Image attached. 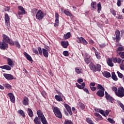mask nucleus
I'll return each mask as SVG.
<instances>
[{"label":"nucleus","mask_w":124,"mask_h":124,"mask_svg":"<svg viewBox=\"0 0 124 124\" xmlns=\"http://www.w3.org/2000/svg\"><path fill=\"white\" fill-rule=\"evenodd\" d=\"M97 89L98 91L96 92V94L99 97H103L105 95L104 92H105L104 87H102L101 84H98L97 85Z\"/></svg>","instance_id":"f257e3e1"},{"label":"nucleus","mask_w":124,"mask_h":124,"mask_svg":"<svg viewBox=\"0 0 124 124\" xmlns=\"http://www.w3.org/2000/svg\"><path fill=\"white\" fill-rule=\"evenodd\" d=\"M89 67L90 69L93 72H100L101 71V65L99 64H97L95 65L94 64L91 63L89 64Z\"/></svg>","instance_id":"f03ea898"},{"label":"nucleus","mask_w":124,"mask_h":124,"mask_svg":"<svg viewBox=\"0 0 124 124\" xmlns=\"http://www.w3.org/2000/svg\"><path fill=\"white\" fill-rule=\"evenodd\" d=\"M53 112L55 116L58 119H62V114L61 111V109L58 108V107L52 106Z\"/></svg>","instance_id":"7ed1b4c3"},{"label":"nucleus","mask_w":124,"mask_h":124,"mask_svg":"<svg viewBox=\"0 0 124 124\" xmlns=\"http://www.w3.org/2000/svg\"><path fill=\"white\" fill-rule=\"evenodd\" d=\"M3 40L6 43H9L11 46H14V42L12 41V40L10 39V38L5 34H2Z\"/></svg>","instance_id":"20e7f679"},{"label":"nucleus","mask_w":124,"mask_h":124,"mask_svg":"<svg viewBox=\"0 0 124 124\" xmlns=\"http://www.w3.org/2000/svg\"><path fill=\"white\" fill-rule=\"evenodd\" d=\"M44 18V13L41 11V10H39L36 15V18L39 21H42Z\"/></svg>","instance_id":"39448f33"},{"label":"nucleus","mask_w":124,"mask_h":124,"mask_svg":"<svg viewBox=\"0 0 124 124\" xmlns=\"http://www.w3.org/2000/svg\"><path fill=\"white\" fill-rule=\"evenodd\" d=\"M115 36L113 37L112 39L115 41L116 40V42L119 43L120 42V40H121V32L120 31L116 30L115 31Z\"/></svg>","instance_id":"423d86ee"},{"label":"nucleus","mask_w":124,"mask_h":124,"mask_svg":"<svg viewBox=\"0 0 124 124\" xmlns=\"http://www.w3.org/2000/svg\"><path fill=\"white\" fill-rule=\"evenodd\" d=\"M116 95L118 97H124V88L123 87H119L118 91L116 93Z\"/></svg>","instance_id":"0eeeda50"},{"label":"nucleus","mask_w":124,"mask_h":124,"mask_svg":"<svg viewBox=\"0 0 124 124\" xmlns=\"http://www.w3.org/2000/svg\"><path fill=\"white\" fill-rule=\"evenodd\" d=\"M4 20L6 26L9 28L10 27V17L8 14L5 13L4 14Z\"/></svg>","instance_id":"6e6552de"},{"label":"nucleus","mask_w":124,"mask_h":124,"mask_svg":"<svg viewBox=\"0 0 124 124\" xmlns=\"http://www.w3.org/2000/svg\"><path fill=\"white\" fill-rule=\"evenodd\" d=\"M18 15H25V14H27V12L25 10V8L22 6H18Z\"/></svg>","instance_id":"1a4fd4ad"},{"label":"nucleus","mask_w":124,"mask_h":124,"mask_svg":"<svg viewBox=\"0 0 124 124\" xmlns=\"http://www.w3.org/2000/svg\"><path fill=\"white\" fill-rule=\"evenodd\" d=\"M7 48H8V44L7 43L3 40H2V42H0V49L1 50H5Z\"/></svg>","instance_id":"9d476101"},{"label":"nucleus","mask_w":124,"mask_h":124,"mask_svg":"<svg viewBox=\"0 0 124 124\" xmlns=\"http://www.w3.org/2000/svg\"><path fill=\"white\" fill-rule=\"evenodd\" d=\"M77 42L78 43H82V44H83L84 45H87V44H88V42H87L83 37L78 38Z\"/></svg>","instance_id":"9b49d317"},{"label":"nucleus","mask_w":124,"mask_h":124,"mask_svg":"<svg viewBox=\"0 0 124 124\" xmlns=\"http://www.w3.org/2000/svg\"><path fill=\"white\" fill-rule=\"evenodd\" d=\"M84 60L86 63H87V64H89V63L91 62V58L90 57V55H89V54L87 53H85L84 54Z\"/></svg>","instance_id":"f8f14e48"},{"label":"nucleus","mask_w":124,"mask_h":124,"mask_svg":"<svg viewBox=\"0 0 124 124\" xmlns=\"http://www.w3.org/2000/svg\"><path fill=\"white\" fill-rule=\"evenodd\" d=\"M105 94L107 100H109V102L113 103V102H114V98H113V97L111 96L106 91H105Z\"/></svg>","instance_id":"ddd939ff"},{"label":"nucleus","mask_w":124,"mask_h":124,"mask_svg":"<svg viewBox=\"0 0 124 124\" xmlns=\"http://www.w3.org/2000/svg\"><path fill=\"white\" fill-rule=\"evenodd\" d=\"M3 76L5 79L8 80V81H11L14 79V77L11 74H4Z\"/></svg>","instance_id":"4468645a"},{"label":"nucleus","mask_w":124,"mask_h":124,"mask_svg":"<svg viewBox=\"0 0 124 124\" xmlns=\"http://www.w3.org/2000/svg\"><path fill=\"white\" fill-rule=\"evenodd\" d=\"M64 106L65 108L66 109L67 111L68 112L69 114L70 115V116H72L73 115V113H72V111H71V108L69 105H68L67 104H65L64 105Z\"/></svg>","instance_id":"2eb2a0df"},{"label":"nucleus","mask_w":124,"mask_h":124,"mask_svg":"<svg viewBox=\"0 0 124 124\" xmlns=\"http://www.w3.org/2000/svg\"><path fill=\"white\" fill-rule=\"evenodd\" d=\"M7 95L9 96V97H10L11 102L13 103H15V96H14L13 93H8Z\"/></svg>","instance_id":"dca6fc26"},{"label":"nucleus","mask_w":124,"mask_h":124,"mask_svg":"<svg viewBox=\"0 0 124 124\" xmlns=\"http://www.w3.org/2000/svg\"><path fill=\"white\" fill-rule=\"evenodd\" d=\"M61 44L62 47L65 49H66L68 47V45H69L68 41H61Z\"/></svg>","instance_id":"f3484780"},{"label":"nucleus","mask_w":124,"mask_h":124,"mask_svg":"<svg viewBox=\"0 0 124 124\" xmlns=\"http://www.w3.org/2000/svg\"><path fill=\"white\" fill-rule=\"evenodd\" d=\"M24 55L29 62H33L32 58H31V56L28 53L24 52L23 53Z\"/></svg>","instance_id":"a211bd4d"},{"label":"nucleus","mask_w":124,"mask_h":124,"mask_svg":"<svg viewBox=\"0 0 124 124\" xmlns=\"http://www.w3.org/2000/svg\"><path fill=\"white\" fill-rule=\"evenodd\" d=\"M22 103L23 105H25V106L29 105V98L27 96H24Z\"/></svg>","instance_id":"6ab92c4d"},{"label":"nucleus","mask_w":124,"mask_h":124,"mask_svg":"<svg viewBox=\"0 0 124 124\" xmlns=\"http://www.w3.org/2000/svg\"><path fill=\"white\" fill-rule=\"evenodd\" d=\"M42 52L44 57L45 58H48L49 56V53H48V52H49V51L46 50L45 48H43Z\"/></svg>","instance_id":"aec40b11"},{"label":"nucleus","mask_w":124,"mask_h":124,"mask_svg":"<svg viewBox=\"0 0 124 124\" xmlns=\"http://www.w3.org/2000/svg\"><path fill=\"white\" fill-rule=\"evenodd\" d=\"M37 114L38 115V117L39 119H42V118H44V114H43V112L41 110H38L37 111Z\"/></svg>","instance_id":"412c9836"},{"label":"nucleus","mask_w":124,"mask_h":124,"mask_svg":"<svg viewBox=\"0 0 124 124\" xmlns=\"http://www.w3.org/2000/svg\"><path fill=\"white\" fill-rule=\"evenodd\" d=\"M34 124H41V120L38 117L36 116L33 120Z\"/></svg>","instance_id":"4be33fe9"},{"label":"nucleus","mask_w":124,"mask_h":124,"mask_svg":"<svg viewBox=\"0 0 124 124\" xmlns=\"http://www.w3.org/2000/svg\"><path fill=\"white\" fill-rule=\"evenodd\" d=\"M107 62L109 66H110V67H112V66H114V63H113V61L111 60L110 58H108V60L107 61Z\"/></svg>","instance_id":"5701e85b"},{"label":"nucleus","mask_w":124,"mask_h":124,"mask_svg":"<svg viewBox=\"0 0 124 124\" xmlns=\"http://www.w3.org/2000/svg\"><path fill=\"white\" fill-rule=\"evenodd\" d=\"M112 62H114V63H117V62L120 64L121 62H122V59L120 58H115L112 59Z\"/></svg>","instance_id":"b1692460"},{"label":"nucleus","mask_w":124,"mask_h":124,"mask_svg":"<svg viewBox=\"0 0 124 124\" xmlns=\"http://www.w3.org/2000/svg\"><path fill=\"white\" fill-rule=\"evenodd\" d=\"M0 68L1 69H5L6 70H11V67L8 65H5L2 66H0Z\"/></svg>","instance_id":"393cba45"},{"label":"nucleus","mask_w":124,"mask_h":124,"mask_svg":"<svg viewBox=\"0 0 124 124\" xmlns=\"http://www.w3.org/2000/svg\"><path fill=\"white\" fill-rule=\"evenodd\" d=\"M103 75L104 76V77H106V78H110L111 77V74L109 73V72L108 71H105L104 73H103Z\"/></svg>","instance_id":"a878e982"},{"label":"nucleus","mask_w":124,"mask_h":124,"mask_svg":"<svg viewBox=\"0 0 124 124\" xmlns=\"http://www.w3.org/2000/svg\"><path fill=\"white\" fill-rule=\"evenodd\" d=\"M7 63L8 65H10V66H12L14 64V63L13 62L12 60H11V59L9 58H7Z\"/></svg>","instance_id":"bb28decb"},{"label":"nucleus","mask_w":124,"mask_h":124,"mask_svg":"<svg viewBox=\"0 0 124 124\" xmlns=\"http://www.w3.org/2000/svg\"><path fill=\"white\" fill-rule=\"evenodd\" d=\"M55 98L57 101H59V102L62 101L63 100L62 98V96L60 95H55Z\"/></svg>","instance_id":"cd10ccee"},{"label":"nucleus","mask_w":124,"mask_h":124,"mask_svg":"<svg viewBox=\"0 0 124 124\" xmlns=\"http://www.w3.org/2000/svg\"><path fill=\"white\" fill-rule=\"evenodd\" d=\"M111 78L114 81H118V77L116 76V73H115V72H112L111 73Z\"/></svg>","instance_id":"c85d7f7f"},{"label":"nucleus","mask_w":124,"mask_h":124,"mask_svg":"<svg viewBox=\"0 0 124 124\" xmlns=\"http://www.w3.org/2000/svg\"><path fill=\"white\" fill-rule=\"evenodd\" d=\"M28 114L30 118H32L33 117V112L31 109L30 108H28Z\"/></svg>","instance_id":"c756f323"},{"label":"nucleus","mask_w":124,"mask_h":124,"mask_svg":"<svg viewBox=\"0 0 124 124\" xmlns=\"http://www.w3.org/2000/svg\"><path fill=\"white\" fill-rule=\"evenodd\" d=\"M18 114H20V116H22L23 118H25L26 117V115L25 114V112L23 111L22 109H19L17 111Z\"/></svg>","instance_id":"7c9ffc66"},{"label":"nucleus","mask_w":124,"mask_h":124,"mask_svg":"<svg viewBox=\"0 0 124 124\" xmlns=\"http://www.w3.org/2000/svg\"><path fill=\"white\" fill-rule=\"evenodd\" d=\"M91 7L92 8V10H94V9H96V2H92L91 4Z\"/></svg>","instance_id":"2f4dec72"},{"label":"nucleus","mask_w":124,"mask_h":124,"mask_svg":"<svg viewBox=\"0 0 124 124\" xmlns=\"http://www.w3.org/2000/svg\"><path fill=\"white\" fill-rule=\"evenodd\" d=\"M94 115L95 117L99 118V121H102V120H103V118H102V116H101L99 113L95 112L94 113Z\"/></svg>","instance_id":"473e14b6"},{"label":"nucleus","mask_w":124,"mask_h":124,"mask_svg":"<svg viewBox=\"0 0 124 124\" xmlns=\"http://www.w3.org/2000/svg\"><path fill=\"white\" fill-rule=\"evenodd\" d=\"M64 13L66 15V16H68L69 17H71L72 16V14L71 12H69V11H67L66 10H64Z\"/></svg>","instance_id":"72a5a7b5"},{"label":"nucleus","mask_w":124,"mask_h":124,"mask_svg":"<svg viewBox=\"0 0 124 124\" xmlns=\"http://www.w3.org/2000/svg\"><path fill=\"white\" fill-rule=\"evenodd\" d=\"M116 51L117 53H119V52H123V51H124V48L123 46H119L116 49Z\"/></svg>","instance_id":"f704fd0d"},{"label":"nucleus","mask_w":124,"mask_h":124,"mask_svg":"<svg viewBox=\"0 0 124 124\" xmlns=\"http://www.w3.org/2000/svg\"><path fill=\"white\" fill-rule=\"evenodd\" d=\"M3 86L6 89H8V90H10V89L12 88V86L10 85V84H8L7 83L3 84Z\"/></svg>","instance_id":"c9c22d12"},{"label":"nucleus","mask_w":124,"mask_h":124,"mask_svg":"<svg viewBox=\"0 0 124 124\" xmlns=\"http://www.w3.org/2000/svg\"><path fill=\"white\" fill-rule=\"evenodd\" d=\"M71 36V34L70 33V32H68L66 34H64L65 39H68V38H70Z\"/></svg>","instance_id":"e433bc0d"},{"label":"nucleus","mask_w":124,"mask_h":124,"mask_svg":"<svg viewBox=\"0 0 124 124\" xmlns=\"http://www.w3.org/2000/svg\"><path fill=\"white\" fill-rule=\"evenodd\" d=\"M40 120H41V123L43 124H48V122H47V120H46V118H45V117L41 118Z\"/></svg>","instance_id":"4c0bfd02"},{"label":"nucleus","mask_w":124,"mask_h":124,"mask_svg":"<svg viewBox=\"0 0 124 124\" xmlns=\"http://www.w3.org/2000/svg\"><path fill=\"white\" fill-rule=\"evenodd\" d=\"M95 55L96 58L98 60H101V56H100V53L97 51L95 53Z\"/></svg>","instance_id":"58836bf2"},{"label":"nucleus","mask_w":124,"mask_h":124,"mask_svg":"<svg viewBox=\"0 0 124 124\" xmlns=\"http://www.w3.org/2000/svg\"><path fill=\"white\" fill-rule=\"evenodd\" d=\"M86 121L87 123H88L89 124H94L93 121V120H92V119L91 118H87L86 119Z\"/></svg>","instance_id":"ea45409f"},{"label":"nucleus","mask_w":124,"mask_h":124,"mask_svg":"<svg viewBox=\"0 0 124 124\" xmlns=\"http://www.w3.org/2000/svg\"><path fill=\"white\" fill-rule=\"evenodd\" d=\"M58 24H60V20H59V18H55V22L54 23L55 28H57V27H58Z\"/></svg>","instance_id":"a19ab883"},{"label":"nucleus","mask_w":124,"mask_h":124,"mask_svg":"<svg viewBox=\"0 0 124 124\" xmlns=\"http://www.w3.org/2000/svg\"><path fill=\"white\" fill-rule=\"evenodd\" d=\"M97 8H98V13H99L100 12V11H101V4H100V2H99L98 4H97Z\"/></svg>","instance_id":"79ce46f5"},{"label":"nucleus","mask_w":124,"mask_h":124,"mask_svg":"<svg viewBox=\"0 0 124 124\" xmlns=\"http://www.w3.org/2000/svg\"><path fill=\"white\" fill-rule=\"evenodd\" d=\"M14 45H15L16 46V47H17V48H20L21 47V46L20 45V44H19V42L17 41H15L14 42Z\"/></svg>","instance_id":"37998d69"},{"label":"nucleus","mask_w":124,"mask_h":124,"mask_svg":"<svg viewBox=\"0 0 124 124\" xmlns=\"http://www.w3.org/2000/svg\"><path fill=\"white\" fill-rule=\"evenodd\" d=\"M37 49H38V51L39 53V55L40 56H42L43 51H42V49H41V47L40 46H38L37 47Z\"/></svg>","instance_id":"c03bdc74"},{"label":"nucleus","mask_w":124,"mask_h":124,"mask_svg":"<svg viewBox=\"0 0 124 124\" xmlns=\"http://www.w3.org/2000/svg\"><path fill=\"white\" fill-rule=\"evenodd\" d=\"M37 12V9L35 8H33L31 9V13H33V15H35Z\"/></svg>","instance_id":"a18cd8bd"},{"label":"nucleus","mask_w":124,"mask_h":124,"mask_svg":"<svg viewBox=\"0 0 124 124\" xmlns=\"http://www.w3.org/2000/svg\"><path fill=\"white\" fill-rule=\"evenodd\" d=\"M64 124H73V123H72V121L69 120H65Z\"/></svg>","instance_id":"49530a36"},{"label":"nucleus","mask_w":124,"mask_h":124,"mask_svg":"<svg viewBox=\"0 0 124 124\" xmlns=\"http://www.w3.org/2000/svg\"><path fill=\"white\" fill-rule=\"evenodd\" d=\"M79 107L82 110L85 109V105L82 103H79Z\"/></svg>","instance_id":"de8ad7c7"},{"label":"nucleus","mask_w":124,"mask_h":124,"mask_svg":"<svg viewBox=\"0 0 124 124\" xmlns=\"http://www.w3.org/2000/svg\"><path fill=\"white\" fill-rule=\"evenodd\" d=\"M63 55H64V56L65 57H68V56H69V53L68 52V51H64L63 52Z\"/></svg>","instance_id":"09e8293b"},{"label":"nucleus","mask_w":124,"mask_h":124,"mask_svg":"<svg viewBox=\"0 0 124 124\" xmlns=\"http://www.w3.org/2000/svg\"><path fill=\"white\" fill-rule=\"evenodd\" d=\"M41 93L43 97H46V95H47V93H46V92H45V91H42Z\"/></svg>","instance_id":"8fccbe9b"},{"label":"nucleus","mask_w":124,"mask_h":124,"mask_svg":"<svg viewBox=\"0 0 124 124\" xmlns=\"http://www.w3.org/2000/svg\"><path fill=\"white\" fill-rule=\"evenodd\" d=\"M117 73L119 78H123L124 77V75H123V74L120 73L119 71L117 72Z\"/></svg>","instance_id":"3c124183"},{"label":"nucleus","mask_w":124,"mask_h":124,"mask_svg":"<svg viewBox=\"0 0 124 124\" xmlns=\"http://www.w3.org/2000/svg\"><path fill=\"white\" fill-rule=\"evenodd\" d=\"M117 19H120L121 20H124V17L122 15H118L117 16H116Z\"/></svg>","instance_id":"603ef678"},{"label":"nucleus","mask_w":124,"mask_h":124,"mask_svg":"<svg viewBox=\"0 0 124 124\" xmlns=\"http://www.w3.org/2000/svg\"><path fill=\"white\" fill-rule=\"evenodd\" d=\"M124 60L122 61V63L120 65L121 69H124Z\"/></svg>","instance_id":"864d4df0"},{"label":"nucleus","mask_w":124,"mask_h":124,"mask_svg":"<svg viewBox=\"0 0 124 124\" xmlns=\"http://www.w3.org/2000/svg\"><path fill=\"white\" fill-rule=\"evenodd\" d=\"M108 121L109 123H110V124H115V121L113 120V119L110 118H108Z\"/></svg>","instance_id":"5fc2aeb1"},{"label":"nucleus","mask_w":124,"mask_h":124,"mask_svg":"<svg viewBox=\"0 0 124 124\" xmlns=\"http://www.w3.org/2000/svg\"><path fill=\"white\" fill-rule=\"evenodd\" d=\"M75 71L78 73V74H80V73H81V70H80L78 67L75 68Z\"/></svg>","instance_id":"6e6d98bb"},{"label":"nucleus","mask_w":124,"mask_h":124,"mask_svg":"<svg viewBox=\"0 0 124 124\" xmlns=\"http://www.w3.org/2000/svg\"><path fill=\"white\" fill-rule=\"evenodd\" d=\"M112 91L115 92V93L117 94V93H118V88L115 86L112 87Z\"/></svg>","instance_id":"4d7b16f0"},{"label":"nucleus","mask_w":124,"mask_h":124,"mask_svg":"<svg viewBox=\"0 0 124 124\" xmlns=\"http://www.w3.org/2000/svg\"><path fill=\"white\" fill-rule=\"evenodd\" d=\"M99 113L101 114V115H103L104 117H106V115H105V111L102 109H100Z\"/></svg>","instance_id":"13d9d810"},{"label":"nucleus","mask_w":124,"mask_h":124,"mask_svg":"<svg viewBox=\"0 0 124 124\" xmlns=\"http://www.w3.org/2000/svg\"><path fill=\"white\" fill-rule=\"evenodd\" d=\"M118 55L120 56L121 58H122V59H124V52H119Z\"/></svg>","instance_id":"bf43d9fd"},{"label":"nucleus","mask_w":124,"mask_h":124,"mask_svg":"<svg viewBox=\"0 0 124 124\" xmlns=\"http://www.w3.org/2000/svg\"><path fill=\"white\" fill-rule=\"evenodd\" d=\"M32 52L33 53H34L35 54H36V55H39V53H38V51L37 50V49L33 48L32 49Z\"/></svg>","instance_id":"052dcab7"},{"label":"nucleus","mask_w":124,"mask_h":124,"mask_svg":"<svg viewBox=\"0 0 124 124\" xmlns=\"http://www.w3.org/2000/svg\"><path fill=\"white\" fill-rule=\"evenodd\" d=\"M90 88L92 92H95V91H96V89L97 88V87H95L94 86L91 87Z\"/></svg>","instance_id":"680f3d73"},{"label":"nucleus","mask_w":124,"mask_h":124,"mask_svg":"<svg viewBox=\"0 0 124 124\" xmlns=\"http://www.w3.org/2000/svg\"><path fill=\"white\" fill-rule=\"evenodd\" d=\"M110 12L112 14L113 16H116V11L113 9H110Z\"/></svg>","instance_id":"e2e57ef3"},{"label":"nucleus","mask_w":124,"mask_h":124,"mask_svg":"<svg viewBox=\"0 0 124 124\" xmlns=\"http://www.w3.org/2000/svg\"><path fill=\"white\" fill-rule=\"evenodd\" d=\"M76 86L77 87V88H78V89H83V87H82V85H79L78 83H76Z\"/></svg>","instance_id":"0e129e2a"},{"label":"nucleus","mask_w":124,"mask_h":124,"mask_svg":"<svg viewBox=\"0 0 124 124\" xmlns=\"http://www.w3.org/2000/svg\"><path fill=\"white\" fill-rule=\"evenodd\" d=\"M82 82H84V80H83V79L82 78H78V82L79 84H81V83H82Z\"/></svg>","instance_id":"69168bd1"},{"label":"nucleus","mask_w":124,"mask_h":124,"mask_svg":"<svg viewBox=\"0 0 124 124\" xmlns=\"http://www.w3.org/2000/svg\"><path fill=\"white\" fill-rule=\"evenodd\" d=\"M117 5L120 7L121 5H122V3L121 2V0H117Z\"/></svg>","instance_id":"338daca9"},{"label":"nucleus","mask_w":124,"mask_h":124,"mask_svg":"<svg viewBox=\"0 0 124 124\" xmlns=\"http://www.w3.org/2000/svg\"><path fill=\"white\" fill-rule=\"evenodd\" d=\"M95 82H91L90 84V87H94V86H95Z\"/></svg>","instance_id":"774afa93"}]
</instances>
